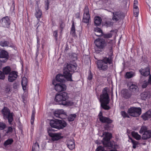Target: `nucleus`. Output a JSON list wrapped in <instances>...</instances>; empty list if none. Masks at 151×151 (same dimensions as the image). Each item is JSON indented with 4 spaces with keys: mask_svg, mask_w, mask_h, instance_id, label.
<instances>
[{
    "mask_svg": "<svg viewBox=\"0 0 151 151\" xmlns=\"http://www.w3.org/2000/svg\"><path fill=\"white\" fill-rule=\"evenodd\" d=\"M77 65L68 64H65L63 68V75L61 74L58 75L56 77V80L59 82H64L65 78L67 81H73L72 79V73L76 70Z\"/></svg>",
    "mask_w": 151,
    "mask_h": 151,
    "instance_id": "1",
    "label": "nucleus"
},
{
    "mask_svg": "<svg viewBox=\"0 0 151 151\" xmlns=\"http://www.w3.org/2000/svg\"><path fill=\"white\" fill-rule=\"evenodd\" d=\"M107 90L106 88H104L102 94L100 96V99L101 107L105 110H108L110 109L109 106L107 105L109 103V99Z\"/></svg>",
    "mask_w": 151,
    "mask_h": 151,
    "instance_id": "2",
    "label": "nucleus"
},
{
    "mask_svg": "<svg viewBox=\"0 0 151 151\" xmlns=\"http://www.w3.org/2000/svg\"><path fill=\"white\" fill-rule=\"evenodd\" d=\"M68 98V93L65 92H63L56 94L55 97V101L58 102L59 104L65 105L66 104V100Z\"/></svg>",
    "mask_w": 151,
    "mask_h": 151,
    "instance_id": "3",
    "label": "nucleus"
},
{
    "mask_svg": "<svg viewBox=\"0 0 151 151\" xmlns=\"http://www.w3.org/2000/svg\"><path fill=\"white\" fill-rule=\"evenodd\" d=\"M50 125L52 127L59 129L65 127L67 125V123L63 120L56 119L51 120Z\"/></svg>",
    "mask_w": 151,
    "mask_h": 151,
    "instance_id": "4",
    "label": "nucleus"
},
{
    "mask_svg": "<svg viewBox=\"0 0 151 151\" xmlns=\"http://www.w3.org/2000/svg\"><path fill=\"white\" fill-rule=\"evenodd\" d=\"M142 75L144 76L149 75L148 81H144L142 82V88H146L148 84H151V75L150 74V69L149 67H147L145 69H141L139 71Z\"/></svg>",
    "mask_w": 151,
    "mask_h": 151,
    "instance_id": "5",
    "label": "nucleus"
},
{
    "mask_svg": "<svg viewBox=\"0 0 151 151\" xmlns=\"http://www.w3.org/2000/svg\"><path fill=\"white\" fill-rule=\"evenodd\" d=\"M111 60L110 58H105L102 60H99L97 63L99 69L103 70H106L107 68V64H110Z\"/></svg>",
    "mask_w": 151,
    "mask_h": 151,
    "instance_id": "6",
    "label": "nucleus"
},
{
    "mask_svg": "<svg viewBox=\"0 0 151 151\" xmlns=\"http://www.w3.org/2000/svg\"><path fill=\"white\" fill-rule=\"evenodd\" d=\"M2 112L4 119H7L10 124H12V122L13 120L12 113H10L9 110L6 107H4L2 110Z\"/></svg>",
    "mask_w": 151,
    "mask_h": 151,
    "instance_id": "7",
    "label": "nucleus"
},
{
    "mask_svg": "<svg viewBox=\"0 0 151 151\" xmlns=\"http://www.w3.org/2000/svg\"><path fill=\"white\" fill-rule=\"evenodd\" d=\"M128 112L130 116L137 117L141 114V109L140 108L132 107L128 109Z\"/></svg>",
    "mask_w": 151,
    "mask_h": 151,
    "instance_id": "8",
    "label": "nucleus"
},
{
    "mask_svg": "<svg viewBox=\"0 0 151 151\" xmlns=\"http://www.w3.org/2000/svg\"><path fill=\"white\" fill-rule=\"evenodd\" d=\"M52 83L55 85V89L57 91H64L66 89V87L64 84L56 83V81L55 80H53Z\"/></svg>",
    "mask_w": 151,
    "mask_h": 151,
    "instance_id": "9",
    "label": "nucleus"
},
{
    "mask_svg": "<svg viewBox=\"0 0 151 151\" xmlns=\"http://www.w3.org/2000/svg\"><path fill=\"white\" fill-rule=\"evenodd\" d=\"M103 134L105 135V137L103 138L104 141L103 142V144L105 147H109L110 143L109 140L111 137V134L109 132H103Z\"/></svg>",
    "mask_w": 151,
    "mask_h": 151,
    "instance_id": "10",
    "label": "nucleus"
},
{
    "mask_svg": "<svg viewBox=\"0 0 151 151\" xmlns=\"http://www.w3.org/2000/svg\"><path fill=\"white\" fill-rule=\"evenodd\" d=\"M52 129H49L48 130L49 136L51 137V139L53 141L58 140L62 138L60 133H54L51 132Z\"/></svg>",
    "mask_w": 151,
    "mask_h": 151,
    "instance_id": "11",
    "label": "nucleus"
},
{
    "mask_svg": "<svg viewBox=\"0 0 151 151\" xmlns=\"http://www.w3.org/2000/svg\"><path fill=\"white\" fill-rule=\"evenodd\" d=\"M96 45L98 48L103 49L106 45L104 40L103 39H97L94 41Z\"/></svg>",
    "mask_w": 151,
    "mask_h": 151,
    "instance_id": "12",
    "label": "nucleus"
},
{
    "mask_svg": "<svg viewBox=\"0 0 151 151\" xmlns=\"http://www.w3.org/2000/svg\"><path fill=\"white\" fill-rule=\"evenodd\" d=\"M88 8L87 6L85 7L83 19V21L84 23H87L89 22L90 16Z\"/></svg>",
    "mask_w": 151,
    "mask_h": 151,
    "instance_id": "13",
    "label": "nucleus"
},
{
    "mask_svg": "<svg viewBox=\"0 0 151 151\" xmlns=\"http://www.w3.org/2000/svg\"><path fill=\"white\" fill-rule=\"evenodd\" d=\"M98 116L100 121L102 123L110 124L112 122V120L109 118L103 116L101 111L99 114Z\"/></svg>",
    "mask_w": 151,
    "mask_h": 151,
    "instance_id": "14",
    "label": "nucleus"
},
{
    "mask_svg": "<svg viewBox=\"0 0 151 151\" xmlns=\"http://www.w3.org/2000/svg\"><path fill=\"white\" fill-rule=\"evenodd\" d=\"M17 77V73L15 71H12L9 74L8 77V81L10 82H12L16 79Z\"/></svg>",
    "mask_w": 151,
    "mask_h": 151,
    "instance_id": "15",
    "label": "nucleus"
},
{
    "mask_svg": "<svg viewBox=\"0 0 151 151\" xmlns=\"http://www.w3.org/2000/svg\"><path fill=\"white\" fill-rule=\"evenodd\" d=\"M113 14L112 19L114 21L117 22L120 19L122 14L120 11L114 12H112Z\"/></svg>",
    "mask_w": 151,
    "mask_h": 151,
    "instance_id": "16",
    "label": "nucleus"
},
{
    "mask_svg": "<svg viewBox=\"0 0 151 151\" xmlns=\"http://www.w3.org/2000/svg\"><path fill=\"white\" fill-rule=\"evenodd\" d=\"M1 25L4 27H8L10 24L9 19L7 17L3 18L0 23Z\"/></svg>",
    "mask_w": 151,
    "mask_h": 151,
    "instance_id": "17",
    "label": "nucleus"
},
{
    "mask_svg": "<svg viewBox=\"0 0 151 151\" xmlns=\"http://www.w3.org/2000/svg\"><path fill=\"white\" fill-rule=\"evenodd\" d=\"M122 96L125 98L128 99L130 97L132 94L131 92L127 90L124 89L121 91Z\"/></svg>",
    "mask_w": 151,
    "mask_h": 151,
    "instance_id": "18",
    "label": "nucleus"
},
{
    "mask_svg": "<svg viewBox=\"0 0 151 151\" xmlns=\"http://www.w3.org/2000/svg\"><path fill=\"white\" fill-rule=\"evenodd\" d=\"M62 114L66 115L65 112L63 109H59L55 111L54 115L57 118H62L61 116Z\"/></svg>",
    "mask_w": 151,
    "mask_h": 151,
    "instance_id": "19",
    "label": "nucleus"
},
{
    "mask_svg": "<svg viewBox=\"0 0 151 151\" xmlns=\"http://www.w3.org/2000/svg\"><path fill=\"white\" fill-rule=\"evenodd\" d=\"M151 94L149 91H145L142 93L141 94V98L142 100H145L149 99Z\"/></svg>",
    "mask_w": 151,
    "mask_h": 151,
    "instance_id": "20",
    "label": "nucleus"
},
{
    "mask_svg": "<svg viewBox=\"0 0 151 151\" xmlns=\"http://www.w3.org/2000/svg\"><path fill=\"white\" fill-rule=\"evenodd\" d=\"M129 88L132 91L135 93H137L138 91L139 88L138 86L135 84L133 83H131L129 84Z\"/></svg>",
    "mask_w": 151,
    "mask_h": 151,
    "instance_id": "21",
    "label": "nucleus"
},
{
    "mask_svg": "<svg viewBox=\"0 0 151 151\" xmlns=\"http://www.w3.org/2000/svg\"><path fill=\"white\" fill-rule=\"evenodd\" d=\"M67 145L68 148L70 150H72L75 148V144L73 140L71 139L68 140Z\"/></svg>",
    "mask_w": 151,
    "mask_h": 151,
    "instance_id": "22",
    "label": "nucleus"
},
{
    "mask_svg": "<svg viewBox=\"0 0 151 151\" xmlns=\"http://www.w3.org/2000/svg\"><path fill=\"white\" fill-rule=\"evenodd\" d=\"M151 137V131L148 130L145 132L142 136V138L143 139L145 140Z\"/></svg>",
    "mask_w": 151,
    "mask_h": 151,
    "instance_id": "23",
    "label": "nucleus"
},
{
    "mask_svg": "<svg viewBox=\"0 0 151 151\" xmlns=\"http://www.w3.org/2000/svg\"><path fill=\"white\" fill-rule=\"evenodd\" d=\"M144 120H147L151 117V110H149L142 116Z\"/></svg>",
    "mask_w": 151,
    "mask_h": 151,
    "instance_id": "24",
    "label": "nucleus"
},
{
    "mask_svg": "<svg viewBox=\"0 0 151 151\" xmlns=\"http://www.w3.org/2000/svg\"><path fill=\"white\" fill-rule=\"evenodd\" d=\"M8 57V53L6 51L3 50L0 52V58H6L7 59Z\"/></svg>",
    "mask_w": 151,
    "mask_h": 151,
    "instance_id": "25",
    "label": "nucleus"
},
{
    "mask_svg": "<svg viewBox=\"0 0 151 151\" xmlns=\"http://www.w3.org/2000/svg\"><path fill=\"white\" fill-rule=\"evenodd\" d=\"M27 83V78L25 77H23L22 78V84L23 90L25 91L26 90Z\"/></svg>",
    "mask_w": 151,
    "mask_h": 151,
    "instance_id": "26",
    "label": "nucleus"
},
{
    "mask_svg": "<svg viewBox=\"0 0 151 151\" xmlns=\"http://www.w3.org/2000/svg\"><path fill=\"white\" fill-rule=\"evenodd\" d=\"M2 71L4 74L7 75L11 72V69L9 66H6L3 68Z\"/></svg>",
    "mask_w": 151,
    "mask_h": 151,
    "instance_id": "27",
    "label": "nucleus"
},
{
    "mask_svg": "<svg viewBox=\"0 0 151 151\" xmlns=\"http://www.w3.org/2000/svg\"><path fill=\"white\" fill-rule=\"evenodd\" d=\"M101 19L99 17H96L94 18V24L95 25L99 26L101 23Z\"/></svg>",
    "mask_w": 151,
    "mask_h": 151,
    "instance_id": "28",
    "label": "nucleus"
},
{
    "mask_svg": "<svg viewBox=\"0 0 151 151\" xmlns=\"http://www.w3.org/2000/svg\"><path fill=\"white\" fill-rule=\"evenodd\" d=\"M132 135L133 137L136 140H139L141 139V136L138 134V133L134 132H132Z\"/></svg>",
    "mask_w": 151,
    "mask_h": 151,
    "instance_id": "29",
    "label": "nucleus"
},
{
    "mask_svg": "<svg viewBox=\"0 0 151 151\" xmlns=\"http://www.w3.org/2000/svg\"><path fill=\"white\" fill-rule=\"evenodd\" d=\"M13 142V140L12 139H9L4 142V145L6 147H7L8 146L11 145Z\"/></svg>",
    "mask_w": 151,
    "mask_h": 151,
    "instance_id": "30",
    "label": "nucleus"
},
{
    "mask_svg": "<svg viewBox=\"0 0 151 151\" xmlns=\"http://www.w3.org/2000/svg\"><path fill=\"white\" fill-rule=\"evenodd\" d=\"M134 76V73L132 71L127 72L126 73L125 77L127 78H130Z\"/></svg>",
    "mask_w": 151,
    "mask_h": 151,
    "instance_id": "31",
    "label": "nucleus"
},
{
    "mask_svg": "<svg viewBox=\"0 0 151 151\" xmlns=\"http://www.w3.org/2000/svg\"><path fill=\"white\" fill-rule=\"evenodd\" d=\"M70 34L73 36L76 35L75 29V27L73 21V23L71 28Z\"/></svg>",
    "mask_w": 151,
    "mask_h": 151,
    "instance_id": "32",
    "label": "nucleus"
},
{
    "mask_svg": "<svg viewBox=\"0 0 151 151\" xmlns=\"http://www.w3.org/2000/svg\"><path fill=\"white\" fill-rule=\"evenodd\" d=\"M35 15L37 19L40 18L42 15V12L41 10L39 9L36 10Z\"/></svg>",
    "mask_w": 151,
    "mask_h": 151,
    "instance_id": "33",
    "label": "nucleus"
},
{
    "mask_svg": "<svg viewBox=\"0 0 151 151\" xmlns=\"http://www.w3.org/2000/svg\"><path fill=\"white\" fill-rule=\"evenodd\" d=\"M39 148V145L37 142H36L32 147L33 151H37Z\"/></svg>",
    "mask_w": 151,
    "mask_h": 151,
    "instance_id": "34",
    "label": "nucleus"
},
{
    "mask_svg": "<svg viewBox=\"0 0 151 151\" xmlns=\"http://www.w3.org/2000/svg\"><path fill=\"white\" fill-rule=\"evenodd\" d=\"M35 113V110H33L32 112V114L31 116V123L32 124H33L34 122Z\"/></svg>",
    "mask_w": 151,
    "mask_h": 151,
    "instance_id": "35",
    "label": "nucleus"
},
{
    "mask_svg": "<svg viewBox=\"0 0 151 151\" xmlns=\"http://www.w3.org/2000/svg\"><path fill=\"white\" fill-rule=\"evenodd\" d=\"M76 114H71L68 117V119L69 121H73L74 119L75 118L76 116Z\"/></svg>",
    "mask_w": 151,
    "mask_h": 151,
    "instance_id": "36",
    "label": "nucleus"
},
{
    "mask_svg": "<svg viewBox=\"0 0 151 151\" xmlns=\"http://www.w3.org/2000/svg\"><path fill=\"white\" fill-rule=\"evenodd\" d=\"M148 130H147V128L145 126H142L140 129V130L139 131V133L140 134L143 133H145V132H147Z\"/></svg>",
    "mask_w": 151,
    "mask_h": 151,
    "instance_id": "37",
    "label": "nucleus"
},
{
    "mask_svg": "<svg viewBox=\"0 0 151 151\" xmlns=\"http://www.w3.org/2000/svg\"><path fill=\"white\" fill-rule=\"evenodd\" d=\"M131 142L133 144V147L135 149L136 147L137 146L138 144V142L135 141L134 140H133L132 139H131Z\"/></svg>",
    "mask_w": 151,
    "mask_h": 151,
    "instance_id": "38",
    "label": "nucleus"
},
{
    "mask_svg": "<svg viewBox=\"0 0 151 151\" xmlns=\"http://www.w3.org/2000/svg\"><path fill=\"white\" fill-rule=\"evenodd\" d=\"M6 124L2 122H0V130H2L4 129L6 127Z\"/></svg>",
    "mask_w": 151,
    "mask_h": 151,
    "instance_id": "39",
    "label": "nucleus"
},
{
    "mask_svg": "<svg viewBox=\"0 0 151 151\" xmlns=\"http://www.w3.org/2000/svg\"><path fill=\"white\" fill-rule=\"evenodd\" d=\"M95 32H99V34H102V32L101 29L99 27H96L95 28Z\"/></svg>",
    "mask_w": 151,
    "mask_h": 151,
    "instance_id": "40",
    "label": "nucleus"
},
{
    "mask_svg": "<svg viewBox=\"0 0 151 151\" xmlns=\"http://www.w3.org/2000/svg\"><path fill=\"white\" fill-rule=\"evenodd\" d=\"M112 34L111 33H109L107 34H105L103 35V37L104 38H109L112 37Z\"/></svg>",
    "mask_w": 151,
    "mask_h": 151,
    "instance_id": "41",
    "label": "nucleus"
},
{
    "mask_svg": "<svg viewBox=\"0 0 151 151\" xmlns=\"http://www.w3.org/2000/svg\"><path fill=\"white\" fill-rule=\"evenodd\" d=\"M0 45L2 47H6L8 46V42L7 41L1 42Z\"/></svg>",
    "mask_w": 151,
    "mask_h": 151,
    "instance_id": "42",
    "label": "nucleus"
},
{
    "mask_svg": "<svg viewBox=\"0 0 151 151\" xmlns=\"http://www.w3.org/2000/svg\"><path fill=\"white\" fill-rule=\"evenodd\" d=\"M121 114L124 118L128 117L129 118V116L127 114L125 111H122L121 112Z\"/></svg>",
    "mask_w": 151,
    "mask_h": 151,
    "instance_id": "43",
    "label": "nucleus"
},
{
    "mask_svg": "<svg viewBox=\"0 0 151 151\" xmlns=\"http://www.w3.org/2000/svg\"><path fill=\"white\" fill-rule=\"evenodd\" d=\"M5 76L4 73L0 70V79L4 80L5 78Z\"/></svg>",
    "mask_w": 151,
    "mask_h": 151,
    "instance_id": "44",
    "label": "nucleus"
},
{
    "mask_svg": "<svg viewBox=\"0 0 151 151\" xmlns=\"http://www.w3.org/2000/svg\"><path fill=\"white\" fill-rule=\"evenodd\" d=\"M139 10H134V16L136 17H137L138 16L139 13Z\"/></svg>",
    "mask_w": 151,
    "mask_h": 151,
    "instance_id": "45",
    "label": "nucleus"
},
{
    "mask_svg": "<svg viewBox=\"0 0 151 151\" xmlns=\"http://www.w3.org/2000/svg\"><path fill=\"white\" fill-rule=\"evenodd\" d=\"M45 3H46L45 4V6L46 7V8H45V9L47 10L49 8L48 7L49 4L48 0H47V1H45Z\"/></svg>",
    "mask_w": 151,
    "mask_h": 151,
    "instance_id": "46",
    "label": "nucleus"
},
{
    "mask_svg": "<svg viewBox=\"0 0 151 151\" xmlns=\"http://www.w3.org/2000/svg\"><path fill=\"white\" fill-rule=\"evenodd\" d=\"M66 104L65 105H70V106H71L73 105V102L71 101H67L66 100Z\"/></svg>",
    "mask_w": 151,
    "mask_h": 151,
    "instance_id": "47",
    "label": "nucleus"
},
{
    "mask_svg": "<svg viewBox=\"0 0 151 151\" xmlns=\"http://www.w3.org/2000/svg\"><path fill=\"white\" fill-rule=\"evenodd\" d=\"M12 127H9L8 128V130L7 131V133L12 132Z\"/></svg>",
    "mask_w": 151,
    "mask_h": 151,
    "instance_id": "48",
    "label": "nucleus"
},
{
    "mask_svg": "<svg viewBox=\"0 0 151 151\" xmlns=\"http://www.w3.org/2000/svg\"><path fill=\"white\" fill-rule=\"evenodd\" d=\"M10 86H7L6 88L5 91L6 92H8L10 91Z\"/></svg>",
    "mask_w": 151,
    "mask_h": 151,
    "instance_id": "49",
    "label": "nucleus"
},
{
    "mask_svg": "<svg viewBox=\"0 0 151 151\" xmlns=\"http://www.w3.org/2000/svg\"><path fill=\"white\" fill-rule=\"evenodd\" d=\"M92 78V76L91 73H90L88 76V79L89 80H91Z\"/></svg>",
    "mask_w": 151,
    "mask_h": 151,
    "instance_id": "50",
    "label": "nucleus"
},
{
    "mask_svg": "<svg viewBox=\"0 0 151 151\" xmlns=\"http://www.w3.org/2000/svg\"><path fill=\"white\" fill-rule=\"evenodd\" d=\"M53 35L55 37L56 39L57 40V37L58 36V32L56 31L54 32Z\"/></svg>",
    "mask_w": 151,
    "mask_h": 151,
    "instance_id": "51",
    "label": "nucleus"
},
{
    "mask_svg": "<svg viewBox=\"0 0 151 151\" xmlns=\"http://www.w3.org/2000/svg\"><path fill=\"white\" fill-rule=\"evenodd\" d=\"M37 47H39V45H40V40L39 38L37 37Z\"/></svg>",
    "mask_w": 151,
    "mask_h": 151,
    "instance_id": "52",
    "label": "nucleus"
},
{
    "mask_svg": "<svg viewBox=\"0 0 151 151\" xmlns=\"http://www.w3.org/2000/svg\"><path fill=\"white\" fill-rule=\"evenodd\" d=\"M95 35L97 36H100L102 35V34H99V33L97 32H95Z\"/></svg>",
    "mask_w": 151,
    "mask_h": 151,
    "instance_id": "53",
    "label": "nucleus"
},
{
    "mask_svg": "<svg viewBox=\"0 0 151 151\" xmlns=\"http://www.w3.org/2000/svg\"><path fill=\"white\" fill-rule=\"evenodd\" d=\"M134 10H137L139 9L138 8L137 5H134Z\"/></svg>",
    "mask_w": 151,
    "mask_h": 151,
    "instance_id": "54",
    "label": "nucleus"
},
{
    "mask_svg": "<svg viewBox=\"0 0 151 151\" xmlns=\"http://www.w3.org/2000/svg\"><path fill=\"white\" fill-rule=\"evenodd\" d=\"M18 85L17 84L14 83L13 85V87L14 89H16L17 88Z\"/></svg>",
    "mask_w": 151,
    "mask_h": 151,
    "instance_id": "55",
    "label": "nucleus"
},
{
    "mask_svg": "<svg viewBox=\"0 0 151 151\" xmlns=\"http://www.w3.org/2000/svg\"><path fill=\"white\" fill-rule=\"evenodd\" d=\"M138 3L137 0H134V5H137Z\"/></svg>",
    "mask_w": 151,
    "mask_h": 151,
    "instance_id": "56",
    "label": "nucleus"
},
{
    "mask_svg": "<svg viewBox=\"0 0 151 151\" xmlns=\"http://www.w3.org/2000/svg\"><path fill=\"white\" fill-rule=\"evenodd\" d=\"M5 62V61H2L1 60H0V68L1 67V66H2V63H4Z\"/></svg>",
    "mask_w": 151,
    "mask_h": 151,
    "instance_id": "57",
    "label": "nucleus"
},
{
    "mask_svg": "<svg viewBox=\"0 0 151 151\" xmlns=\"http://www.w3.org/2000/svg\"><path fill=\"white\" fill-rule=\"evenodd\" d=\"M76 15L77 18H79V14L78 13L76 14Z\"/></svg>",
    "mask_w": 151,
    "mask_h": 151,
    "instance_id": "58",
    "label": "nucleus"
},
{
    "mask_svg": "<svg viewBox=\"0 0 151 151\" xmlns=\"http://www.w3.org/2000/svg\"><path fill=\"white\" fill-rule=\"evenodd\" d=\"M12 5H13V7L14 8V2L13 1H12Z\"/></svg>",
    "mask_w": 151,
    "mask_h": 151,
    "instance_id": "59",
    "label": "nucleus"
},
{
    "mask_svg": "<svg viewBox=\"0 0 151 151\" xmlns=\"http://www.w3.org/2000/svg\"><path fill=\"white\" fill-rule=\"evenodd\" d=\"M110 151H118L117 150H111Z\"/></svg>",
    "mask_w": 151,
    "mask_h": 151,
    "instance_id": "60",
    "label": "nucleus"
},
{
    "mask_svg": "<svg viewBox=\"0 0 151 151\" xmlns=\"http://www.w3.org/2000/svg\"><path fill=\"white\" fill-rule=\"evenodd\" d=\"M142 78H144L142 76L141 78V80L142 79Z\"/></svg>",
    "mask_w": 151,
    "mask_h": 151,
    "instance_id": "61",
    "label": "nucleus"
},
{
    "mask_svg": "<svg viewBox=\"0 0 151 151\" xmlns=\"http://www.w3.org/2000/svg\"><path fill=\"white\" fill-rule=\"evenodd\" d=\"M95 49L96 50V48H95Z\"/></svg>",
    "mask_w": 151,
    "mask_h": 151,
    "instance_id": "62",
    "label": "nucleus"
}]
</instances>
